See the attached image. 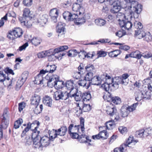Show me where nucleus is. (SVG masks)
I'll list each match as a JSON object with an SVG mask.
<instances>
[{"instance_id": "1", "label": "nucleus", "mask_w": 152, "mask_h": 152, "mask_svg": "<svg viewBox=\"0 0 152 152\" xmlns=\"http://www.w3.org/2000/svg\"><path fill=\"white\" fill-rule=\"evenodd\" d=\"M135 6L133 5L130 7H125V13L118 12L116 15V18L119 21V24L121 22H124L126 20H131L133 15L134 18H137L139 14L142 11V6L140 4L135 3Z\"/></svg>"}, {"instance_id": "2", "label": "nucleus", "mask_w": 152, "mask_h": 152, "mask_svg": "<svg viewBox=\"0 0 152 152\" xmlns=\"http://www.w3.org/2000/svg\"><path fill=\"white\" fill-rule=\"evenodd\" d=\"M40 132H34L32 135L33 143L34 147L42 150L43 147L48 146L50 143V139L47 136H44L40 138L39 134Z\"/></svg>"}, {"instance_id": "3", "label": "nucleus", "mask_w": 152, "mask_h": 152, "mask_svg": "<svg viewBox=\"0 0 152 152\" xmlns=\"http://www.w3.org/2000/svg\"><path fill=\"white\" fill-rule=\"evenodd\" d=\"M45 79L47 80V85L50 87L54 86L59 88L62 87L63 82L59 81V77L57 75L50 76L48 75L45 76Z\"/></svg>"}, {"instance_id": "4", "label": "nucleus", "mask_w": 152, "mask_h": 152, "mask_svg": "<svg viewBox=\"0 0 152 152\" xmlns=\"http://www.w3.org/2000/svg\"><path fill=\"white\" fill-rule=\"evenodd\" d=\"M102 80H103V81H105V82L102 85L101 87L107 92V94H106L107 96L108 94L107 92L109 93L107 91L109 90L110 86L112 87L113 89H116L112 86L113 84L115 83V82L113 81V78H111V77L106 73H104L102 75ZM106 96H107V95Z\"/></svg>"}, {"instance_id": "5", "label": "nucleus", "mask_w": 152, "mask_h": 152, "mask_svg": "<svg viewBox=\"0 0 152 152\" xmlns=\"http://www.w3.org/2000/svg\"><path fill=\"white\" fill-rule=\"evenodd\" d=\"M129 75L128 74H123L121 77H115L113 78V81L115 82L112 86L116 88L119 87V84H121L124 85H126L128 83L129 80L128 78Z\"/></svg>"}, {"instance_id": "6", "label": "nucleus", "mask_w": 152, "mask_h": 152, "mask_svg": "<svg viewBox=\"0 0 152 152\" xmlns=\"http://www.w3.org/2000/svg\"><path fill=\"white\" fill-rule=\"evenodd\" d=\"M80 125H74L71 124L68 127V132L69 134L74 133L77 132H80V128L81 132H83L85 130L84 127V120L83 118H81L80 119Z\"/></svg>"}, {"instance_id": "7", "label": "nucleus", "mask_w": 152, "mask_h": 152, "mask_svg": "<svg viewBox=\"0 0 152 152\" xmlns=\"http://www.w3.org/2000/svg\"><path fill=\"white\" fill-rule=\"evenodd\" d=\"M77 14L75 13L72 14L71 13L70 17V18L69 19L68 21H74V23L77 25H81L84 23L86 22V15L85 17H81L80 16H78Z\"/></svg>"}, {"instance_id": "8", "label": "nucleus", "mask_w": 152, "mask_h": 152, "mask_svg": "<svg viewBox=\"0 0 152 152\" xmlns=\"http://www.w3.org/2000/svg\"><path fill=\"white\" fill-rule=\"evenodd\" d=\"M2 117V118H1V124H0V140L3 137L2 130L7 128L9 122L6 113H4Z\"/></svg>"}, {"instance_id": "9", "label": "nucleus", "mask_w": 152, "mask_h": 152, "mask_svg": "<svg viewBox=\"0 0 152 152\" xmlns=\"http://www.w3.org/2000/svg\"><path fill=\"white\" fill-rule=\"evenodd\" d=\"M39 124V122L37 121H35L32 124L29 123L27 124V127L23 131V133L21 135V136L23 137V135H24L26 132L29 131V129L33 131L32 135L34 132H39V131H37V128L38 127Z\"/></svg>"}, {"instance_id": "10", "label": "nucleus", "mask_w": 152, "mask_h": 152, "mask_svg": "<svg viewBox=\"0 0 152 152\" xmlns=\"http://www.w3.org/2000/svg\"><path fill=\"white\" fill-rule=\"evenodd\" d=\"M53 98L56 100H66L69 98V93L58 90L54 92Z\"/></svg>"}, {"instance_id": "11", "label": "nucleus", "mask_w": 152, "mask_h": 152, "mask_svg": "<svg viewBox=\"0 0 152 152\" xmlns=\"http://www.w3.org/2000/svg\"><path fill=\"white\" fill-rule=\"evenodd\" d=\"M152 132V129L150 128H148L145 129H141L135 132V135L137 137L144 138L151 134Z\"/></svg>"}, {"instance_id": "12", "label": "nucleus", "mask_w": 152, "mask_h": 152, "mask_svg": "<svg viewBox=\"0 0 152 152\" xmlns=\"http://www.w3.org/2000/svg\"><path fill=\"white\" fill-rule=\"evenodd\" d=\"M108 94L107 96L105 94L103 96V98L106 99L107 101L111 102L116 104H120L121 102L120 98L118 96L112 97L110 93L107 92Z\"/></svg>"}, {"instance_id": "13", "label": "nucleus", "mask_w": 152, "mask_h": 152, "mask_svg": "<svg viewBox=\"0 0 152 152\" xmlns=\"http://www.w3.org/2000/svg\"><path fill=\"white\" fill-rule=\"evenodd\" d=\"M72 10L74 11L79 12V16L81 17H85L84 15H85L86 19L89 18V17L88 16V14H84V8L83 7H80L79 4H76L74 5L72 7Z\"/></svg>"}, {"instance_id": "14", "label": "nucleus", "mask_w": 152, "mask_h": 152, "mask_svg": "<svg viewBox=\"0 0 152 152\" xmlns=\"http://www.w3.org/2000/svg\"><path fill=\"white\" fill-rule=\"evenodd\" d=\"M118 120L116 117L115 118L114 120H110L107 122L105 123V126H101L99 128L100 130H101V128H104L105 129H108L109 130H111L113 129V128H114L116 125V123L115 122L117 121Z\"/></svg>"}, {"instance_id": "15", "label": "nucleus", "mask_w": 152, "mask_h": 152, "mask_svg": "<svg viewBox=\"0 0 152 152\" xmlns=\"http://www.w3.org/2000/svg\"><path fill=\"white\" fill-rule=\"evenodd\" d=\"M45 71H43V69L41 70L39 74L35 78V79L34 80L35 83L37 84H39L42 83L44 84L45 83V79H43V76L44 75Z\"/></svg>"}, {"instance_id": "16", "label": "nucleus", "mask_w": 152, "mask_h": 152, "mask_svg": "<svg viewBox=\"0 0 152 152\" xmlns=\"http://www.w3.org/2000/svg\"><path fill=\"white\" fill-rule=\"evenodd\" d=\"M105 110L107 113L111 116L114 115L117 113L116 107L112 103L107 106Z\"/></svg>"}, {"instance_id": "17", "label": "nucleus", "mask_w": 152, "mask_h": 152, "mask_svg": "<svg viewBox=\"0 0 152 152\" xmlns=\"http://www.w3.org/2000/svg\"><path fill=\"white\" fill-rule=\"evenodd\" d=\"M67 130V129L66 126H62L59 129L58 131L56 130H55L54 136L50 135V136L52 139L55 138L57 137V135L63 136L65 134Z\"/></svg>"}, {"instance_id": "18", "label": "nucleus", "mask_w": 152, "mask_h": 152, "mask_svg": "<svg viewBox=\"0 0 152 152\" xmlns=\"http://www.w3.org/2000/svg\"><path fill=\"white\" fill-rule=\"evenodd\" d=\"M48 16L47 14L40 15L37 19V22L39 24L43 26L48 22Z\"/></svg>"}, {"instance_id": "19", "label": "nucleus", "mask_w": 152, "mask_h": 152, "mask_svg": "<svg viewBox=\"0 0 152 152\" xmlns=\"http://www.w3.org/2000/svg\"><path fill=\"white\" fill-rule=\"evenodd\" d=\"M101 132L99 133L98 134L92 136L93 139H99L102 138L103 139H105L107 138L108 137V133L106 131L104 128H101Z\"/></svg>"}, {"instance_id": "20", "label": "nucleus", "mask_w": 152, "mask_h": 152, "mask_svg": "<svg viewBox=\"0 0 152 152\" xmlns=\"http://www.w3.org/2000/svg\"><path fill=\"white\" fill-rule=\"evenodd\" d=\"M85 130L83 132H81L82 133H79V136L78 139L79 141L81 143H84L85 142H91V138L89 137L87 135H86L84 133Z\"/></svg>"}, {"instance_id": "21", "label": "nucleus", "mask_w": 152, "mask_h": 152, "mask_svg": "<svg viewBox=\"0 0 152 152\" xmlns=\"http://www.w3.org/2000/svg\"><path fill=\"white\" fill-rule=\"evenodd\" d=\"M149 92L147 91H144L142 92V91H139L137 92L135 98V99L138 101H141L143 98H148V97L147 96Z\"/></svg>"}, {"instance_id": "22", "label": "nucleus", "mask_w": 152, "mask_h": 152, "mask_svg": "<svg viewBox=\"0 0 152 152\" xmlns=\"http://www.w3.org/2000/svg\"><path fill=\"white\" fill-rule=\"evenodd\" d=\"M137 142V141H135L133 140L132 137H129L126 141V142L122 145L125 148L127 147L132 148V146H134L136 143Z\"/></svg>"}, {"instance_id": "23", "label": "nucleus", "mask_w": 152, "mask_h": 152, "mask_svg": "<svg viewBox=\"0 0 152 152\" xmlns=\"http://www.w3.org/2000/svg\"><path fill=\"white\" fill-rule=\"evenodd\" d=\"M50 14L53 22L56 23L58 14V10L56 8L53 9L51 10Z\"/></svg>"}, {"instance_id": "24", "label": "nucleus", "mask_w": 152, "mask_h": 152, "mask_svg": "<svg viewBox=\"0 0 152 152\" xmlns=\"http://www.w3.org/2000/svg\"><path fill=\"white\" fill-rule=\"evenodd\" d=\"M113 6L111 7V12L113 13H118L121 8V3L120 1H118L114 4H112Z\"/></svg>"}, {"instance_id": "25", "label": "nucleus", "mask_w": 152, "mask_h": 152, "mask_svg": "<svg viewBox=\"0 0 152 152\" xmlns=\"http://www.w3.org/2000/svg\"><path fill=\"white\" fill-rule=\"evenodd\" d=\"M131 20H126L124 22H121L120 23V26L122 27H124L128 30H129L132 26V23L130 21Z\"/></svg>"}, {"instance_id": "26", "label": "nucleus", "mask_w": 152, "mask_h": 152, "mask_svg": "<svg viewBox=\"0 0 152 152\" xmlns=\"http://www.w3.org/2000/svg\"><path fill=\"white\" fill-rule=\"evenodd\" d=\"M40 100L41 98L40 96L34 94L31 99V104L32 105L38 106Z\"/></svg>"}, {"instance_id": "27", "label": "nucleus", "mask_w": 152, "mask_h": 152, "mask_svg": "<svg viewBox=\"0 0 152 152\" xmlns=\"http://www.w3.org/2000/svg\"><path fill=\"white\" fill-rule=\"evenodd\" d=\"M102 79V77L100 78L98 76L94 75L90 81V84L99 85L102 83V82L103 81Z\"/></svg>"}, {"instance_id": "28", "label": "nucleus", "mask_w": 152, "mask_h": 152, "mask_svg": "<svg viewBox=\"0 0 152 152\" xmlns=\"http://www.w3.org/2000/svg\"><path fill=\"white\" fill-rule=\"evenodd\" d=\"M76 91H74L72 92V91H70L69 92V98L73 97L76 101H80V100L81 98V96L79 93H76Z\"/></svg>"}, {"instance_id": "29", "label": "nucleus", "mask_w": 152, "mask_h": 152, "mask_svg": "<svg viewBox=\"0 0 152 152\" xmlns=\"http://www.w3.org/2000/svg\"><path fill=\"white\" fill-rule=\"evenodd\" d=\"M77 83L79 86H83L86 89H88L90 85V82L87 81L84 78L83 80L78 81Z\"/></svg>"}, {"instance_id": "30", "label": "nucleus", "mask_w": 152, "mask_h": 152, "mask_svg": "<svg viewBox=\"0 0 152 152\" xmlns=\"http://www.w3.org/2000/svg\"><path fill=\"white\" fill-rule=\"evenodd\" d=\"M56 66L53 64L52 65H49V64L46 65V69L45 70L43 71H45L44 74L46 73L49 72V73H53L56 70Z\"/></svg>"}, {"instance_id": "31", "label": "nucleus", "mask_w": 152, "mask_h": 152, "mask_svg": "<svg viewBox=\"0 0 152 152\" xmlns=\"http://www.w3.org/2000/svg\"><path fill=\"white\" fill-rule=\"evenodd\" d=\"M12 33L16 38H18L20 37L22 35L23 32L21 28H15L12 31Z\"/></svg>"}, {"instance_id": "32", "label": "nucleus", "mask_w": 152, "mask_h": 152, "mask_svg": "<svg viewBox=\"0 0 152 152\" xmlns=\"http://www.w3.org/2000/svg\"><path fill=\"white\" fill-rule=\"evenodd\" d=\"M72 80H68L66 82V87L67 89L70 90V91H72V92H73L75 91H76V89L74 88Z\"/></svg>"}, {"instance_id": "33", "label": "nucleus", "mask_w": 152, "mask_h": 152, "mask_svg": "<svg viewBox=\"0 0 152 152\" xmlns=\"http://www.w3.org/2000/svg\"><path fill=\"white\" fill-rule=\"evenodd\" d=\"M56 30L57 33L63 34L64 30V24L61 22L58 23L56 27Z\"/></svg>"}, {"instance_id": "34", "label": "nucleus", "mask_w": 152, "mask_h": 152, "mask_svg": "<svg viewBox=\"0 0 152 152\" xmlns=\"http://www.w3.org/2000/svg\"><path fill=\"white\" fill-rule=\"evenodd\" d=\"M129 113L128 111L127 106H123L121 109L120 111V115L121 116L123 117H125L127 116Z\"/></svg>"}, {"instance_id": "35", "label": "nucleus", "mask_w": 152, "mask_h": 152, "mask_svg": "<svg viewBox=\"0 0 152 152\" xmlns=\"http://www.w3.org/2000/svg\"><path fill=\"white\" fill-rule=\"evenodd\" d=\"M43 103L48 107H51L52 105V100L51 98L48 96H45L43 98Z\"/></svg>"}, {"instance_id": "36", "label": "nucleus", "mask_w": 152, "mask_h": 152, "mask_svg": "<svg viewBox=\"0 0 152 152\" xmlns=\"http://www.w3.org/2000/svg\"><path fill=\"white\" fill-rule=\"evenodd\" d=\"M145 33L143 30L141 29H137L135 31V34L138 39H141L144 38L145 34Z\"/></svg>"}, {"instance_id": "37", "label": "nucleus", "mask_w": 152, "mask_h": 152, "mask_svg": "<svg viewBox=\"0 0 152 152\" xmlns=\"http://www.w3.org/2000/svg\"><path fill=\"white\" fill-rule=\"evenodd\" d=\"M131 57L135 58L138 59H140L142 56V54L138 50L131 53L129 55Z\"/></svg>"}, {"instance_id": "38", "label": "nucleus", "mask_w": 152, "mask_h": 152, "mask_svg": "<svg viewBox=\"0 0 152 152\" xmlns=\"http://www.w3.org/2000/svg\"><path fill=\"white\" fill-rule=\"evenodd\" d=\"M50 52H51V53H50V55L48 56H47L48 57V60L49 61H55L56 59L59 58L58 56L57 55H55V54H53L52 53V51L50 50Z\"/></svg>"}, {"instance_id": "39", "label": "nucleus", "mask_w": 152, "mask_h": 152, "mask_svg": "<svg viewBox=\"0 0 152 152\" xmlns=\"http://www.w3.org/2000/svg\"><path fill=\"white\" fill-rule=\"evenodd\" d=\"M50 50H47L44 51H42L39 53L37 54L38 57L39 58H44L47 56L50 55V53H51V52L50 51Z\"/></svg>"}, {"instance_id": "40", "label": "nucleus", "mask_w": 152, "mask_h": 152, "mask_svg": "<svg viewBox=\"0 0 152 152\" xmlns=\"http://www.w3.org/2000/svg\"><path fill=\"white\" fill-rule=\"evenodd\" d=\"M31 41L33 45L37 46L40 43L42 40L39 38L35 37L31 39Z\"/></svg>"}, {"instance_id": "41", "label": "nucleus", "mask_w": 152, "mask_h": 152, "mask_svg": "<svg viewBox=\"0 0 152 152\" xmlns=\"http://www.w3.org/2000/svg\"><path fill=\"white\" fill-rule=\"evenodd\" d=\"M79 104V103H77V107L74 108V112L78 116H80L82 114L83 111V110H82L80 107Z\"/></svg>"}, {"instance_id": "42", "label": "nucleus", "mask_w": 152, "mask_h": 152, "mask_svg": "<svg viewBox=\"0 0 152 152\" xmlns=\"http://www.w3.org/2000/svg\"><path fill=\"white\" fill-rule=\"evenodd\" d=\"M121 53L119 50H115L109 53L108 55L110 57H117Z\"/></svg>"}, {"instance_id": "43", "label": "nucleus", "mask_w": 152, "mask_h": 152, "mask_svg": "<svg viewBox=\"0 0 152 152\" xmlns=\"http://www.w3.org/2000/svg\"><path fill=\"white\" fill-rule=\"evenodd\" d=\"M6 75L4 74L3 72L0 70V82H3L6 79L9 80L10 78L9 77L6 78Z\"/></svg>"}, {"instance_id": "44", "label": "nucleus", "mask_w": 152, "mask_h": 152, "mask_svg": "<svg viewBox=\"0 0 152 152\" xmlns=\"http://www.w3.org/2000/svg\"><path fill=\"white\" fill-rule=\"evenodd\" d=\"M95 23L99 26H104L105 24V20L102 19H96L95 21Z\"/></svg>"}, {"instance_id": "45", "label": "nucleus", "mask_w": 152, "mask_h": 152, "mask_svg": "<svg viewBox=\"0 0 152 152\" xmlns=\"http://www.w3.org/2000/svg\"><path fill=\"white\" fill-rule=\"evenodd\" d=\"M94 76V74L92 72H89L86 75L84 78L87 81L90 82Z\"/></svg>"}, {"instance_id": "46", "label": "nucleus", "mask_w": 152, "mask_h": 152, "mask_svg": "<svg viewBox=\"0 0 152 152\" xmlns=\"http://www.w3.org/2000/svg\"><path fill=\"white\" fill-rule=\"evenodd\" d=\"M28 75V73L27 72H25L21 75L20 79L22 80L21 84H23L27 79Z\"/></svg>"}, {"instance_id": "47", "label": "nucleus", "mask_w": 152, "mask_h": 152, "mask_svg": "<svg viewBox=\"0 0 152 152\" xmlns=\"http://www.w3.org/2000/svg\"><path fill=\"white\" fill-rule=\"evenodd\" d=\"M144 40L148 42H151L152 40V36L149 32L145 33L144 37Z\"/></svg>"}, {"instance_id": "48", "label": "nucleus", "mask_w": 152, "mask_h": 152, "mask_svg": "<svg viewBox=\"0 0 152 152\" xmlns=\"http://www.w3.org/2000/svg\"><path fill=\"white\" fill-rule=\"evenodd\" d=\"M137 105L138 103H136L133 104L132 105L130 106H127V110L129 113L132 112L134 110Z\"/></svg>"}, {"instance_id": "49", "label": "nucleus", "mask_w": 152, "mask_h": 152, "mask_svg": "<svg viewBox=\"0 0 152 152\" xmlns=\"http://www.w3.org/2000/svg\"><path fill=\"white\" fill-rule=\"evenodd\" d=\"M82 98L84 101H89L91 98V94L89 93H85L83 94Z\"/></svg>"}, {"instance_id": "50", "label": "nucleus", "mask_w": 152, "mask_h": 152, "mask_svg": "<svg viewBox=\"0 0 152 152\" xmlns=\"http://www.w3.org/2000/svg\"><path fill=\"white\" fill-rule=\"evenodd\" d=\"M83 71H78V72H74L72 76L74 78L77 79H79L81 77V75L83 74Z\"/></svg>"}, {"instance_id": "51", "label": "nucleus", "mask_w": 152, "mask_h": 152, "mask_svg": "<svg viewBox=\"0 0 152 152\" xmlns=\"http://www.w3.org/2000/svg\"><path fill=\"white\" fill-rule=\"evenodd\" d=\"M23 122V120L22 119H19L15 122L14 124V128L15 129L18 128Z\"/></svg>"}, {"instance_id": "52", "label": "nucleus", "mask_w": 152, "mask_h": 152, "mask_svg": "<svg viewBox=\"0 0 152 152\" xmlns=\"http://www.w3.org/2000/svg\"><path fill=\"white\" fill-rule=\"evenodd\" d=\"M32 141H33V139L32 138H30L29 136H28L26 137L24 142L26 145H29L31 144Z\"/></svg>"}, {"instance_id": "53", "label": "nucleus", "mask_w": 152, "mask_h": 152, "mask_svg": "<svg viewBox=\"0 0 152 152\" xmlns=\"http://www.w3.org/2000/svg\"><path fill=\"white\" fill-rule=\"evenodd\" d=\"M32 0H23V4L25 6L28 7L32 5Z\"/></svg>"}, {"instance_id": "54", "label": "nucleus", "mask_w": 152, "mask_h": 152, "mask_svg": "<svg viewBox=\"0 0 152 152\" xmlns=\"http://www.w3.org/2000/svg\"><path fill=\"white\" fill-rule=\"evenodd\" d=\"M23 16L25 17L29 16L30 13V11L28 8H25L23 10Z\"/></svg>"}, {"instance_id": "55", "label": "nucleus", "mask_w": 152, "mask_h": 152, "mask_svg": "<svg viewBox=\"0 0 152 152\" xmlns=\"http://www.w3.org/2000/svg\"><path fill=\"white\" fill-rule=\"evenodd\" d=\"M23 18L22 17H19V21L21 22L22 25L25 26H26L28 28L30 27L31 26V24H28V22H27L26 23L25 21L23 20L22 19Z\"/></svg>"}, {"instance_id": "56", "label": "nucleus", "mask_w": 152, "mask_h": 152, "mask_svg": "<svg viewBox=\"0 0 152 152\" xmlns=\"http://www.w3.org/2000/svg\"><path fill=\"white\" fill-rule=\"evenodd\" d=\"M8 14H6L3 17L1 18L0 20V27L4 25V20L6 21L7 20Z\"/></svg>"}, {"instance_id": "57", "label": "nucleus", "mask_w": 152, "mask_h": 152, "mask_svg": "<svg viewBox=\"0 0 152 152\" xmlns=\"http://www.w3.org/2000/svg\"><path fill=\"white\" fill-rule=\"evenodd\" d=\"M125 32L124 30H121L115 33V35L119 37H121L125 34Z\"/></svg>"}, {"instance_id": "58", "label": "nucleus", "mask_w": 152, "mask_h": 152, "mask_svg": "<svg viewBox=\"0 0 152 152\" xmlns=\"http://www.w3.org/2000/svg\"><path fill=\"white\" fill-rule=\"evenodd\" d=\"M26 106V103L24 102H22L18 104V110L20 112Z\"/></svg>"}, {"instance_id": "59", "label": "nucleus", "mask_w": 152, "mask_h": 152, "mask_svg": "<svg viewBox=\"0 0 152 152\" xmlns=\"http://www.w3.org/2000/svg\"><path fill=\"white\" fill-rule=\"evenodd\" d=\"M71 13L69 12H65L63 14L64 18L67 20H69V19L70 18V16Z\"/></svg>"}, {"instance_id": "60", "label": "nucleus", "mask_w": 152, "mask_h": 152, "mask_svg": "<svg viewBox=\"0 0 152 152\" xmlns=\"http://www.w3.org/2000/svg\"><path fill=\"white\" fill-rule=\"evenodd\" d=\"M85 69L86 71L89 72L92 71L94 69V67L92 65L89 64L85 67Z\"/></svg>"}, {"instance_id": "61", "label": "nucleus", "mask_w": 152, "mask_h": 152, "mask_svg": "<svg viewBox=\"0 0 152 152\" xmlns=\"http://www.w3.org/2000/svg\"><path fill=\"white\" fill-rule=\"evenodd\" d=\"M134 26L137 29H142V23L136 21L134 23Z\"/></svg>"}, {"instance_id": "62", "label": "nucleus", "mask_w": 152, "mask_h": 152, "mask_svg": "<svg viewBox=\"0 0 152 152\" xmlns=\"http://www.w3.org/2000/svg\"><path fill=\"white\" fill-rule=\"evenodd\" d=\"M118 129L119 132L123 134L126 133L127 132V128L123 126L119 127Z\"/></svg>"}, {"instance_id": "63", "label": "nucleus", "mask_w": 152, "mask_h": 152, "mask_svg": "<svg viewBox=\"0 0 152 152\" xmlns=\"http://www.w3.org/2000/svg\"><path fill=\"white\" fill-rule=\"evenodd\" d=\"M91 109V106L89 104H85L83 107V111L84 112H87Z\"/></svg>"}, {"instance_id": "64", "label": "nucleus", "mask_w": 152, "mask_h": 152, "mask_svg": "<svg viewBox=\"0 0 152 152\" xmlns=\"http://www.w3.org/2000/svg\"><path fill=\"white\" fill-rule=\"evenodd\" d=\"M125 148L122 145L120 147L115 148L114 152H123Z\"/></svg>"}]
</instances>
